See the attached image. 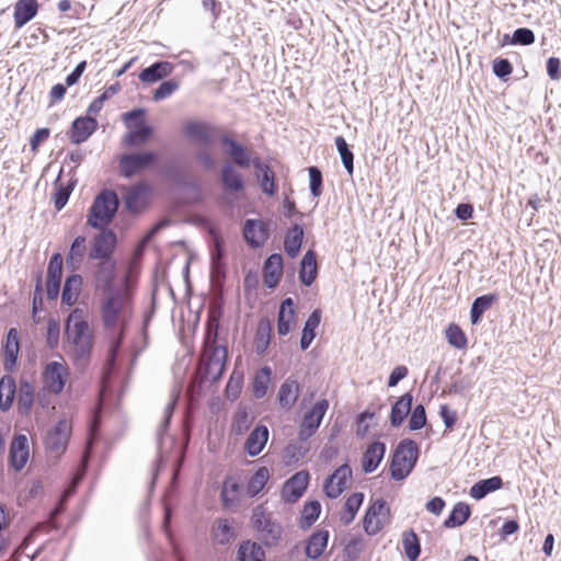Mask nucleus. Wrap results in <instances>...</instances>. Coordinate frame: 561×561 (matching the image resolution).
I'll return each mask as SVG.
<instances>
[{"instance_id":"obj_1","label":"nucleus","mask_w":561,"mask_h":561,"mask_svg":"<svg viewBox=\"0 0 561 561\" xmlns=\"http://www.w3.org/2000/svg\"><path fill=\"white\" fill-rule=\"evenodd\" d=\"M134 302L127 286L110 289L100 302L101 321L108 341L106 363L110 367L115 360L125 336L126 329L133 318Z\"/></svg>"},{"instance_id":"obj_2","label":"nucleus","mask_w":561,"mask_h":561,"mask_svg":"<svg viewBox=\"0 0 561 561\" xmlns=\"http://www.w3.org/2000/svg\"><path fill=\"white\" fill-rule=\"evenodd\" d=\"M65 333L76 358L90 356L94 345V332L82 309L75 308L70 312L66 320Z\"/></svg>"},{"instance_id":"obj_3","label":"nucleus","mask_w":561,"mask_h":561,"mask_svg":"<svg viewBox=\"0 0 561 561\" xmlns=\"http://www.w3.org/2000/svg\"><path fill=\"white\" fill-rule=\"evenodd\" d=\"M217 333L215 332V336ZM216 340V337L214 339ZM227 360V348L221 345H216V341L206 343L202 353L198 374L203 381H216L218 380L226 366Z\"/></svg>"},{"instance_id":"obj_4","label":"nucleus","mask_w":561,"mask_h":561,"mask_svg":"<svg viewBox=\"0 0 561 561\" xmlns=\"http://www.w3.org/2000/svg\"><path fill=\"white\" fill-rule=\"evenodd\" d=\"M419 458V447L412 439H403L393 451L390 474L394 480L405 479L413 470Z\"/></svg>"},{"instance_id":"obj_5","label":"nucleus","mask_w":561,"mask_h":561,"mask_svg":"<svg viewBox=\"0 0 561 561\" xmlns=\"http://www.w3.org/2000/svg\"><path fill=\"white\" fill-rule=\"evenodd\" d=\"M118 196L114 191L103 190L91 206L88 224L93 228H104L114 218L118 208Z\"/></svg>"},{"instance_id":"obj_6","label":"nucleus","mask_w":561,"mask_h":561,"mask_svg":"<svg viewBox=\"0 0 561 561\" xmlns=\"http://www.w3.org/2000/svg\"><path fill=\"white\" fill-rule=\"evenodd\" d=\"M145 111L136 108L122 115L128 131L124 135L122 142L125 147H140L145 145L152 135V128L144 122Z\"/></svg>"},{"instance_id":"obj_7","label":"nucleus","mask_w":561,"mask_h":561,"mask_svg":"<svg viewBox=\"0 0 561 561\" xmlns=\"http://www.w3.org/2000/svg\"><path fill=\"white\" fill-rule=\"evenodd\" d=\"M391 520V512L383 499L371 502L363 518V528L368 536L379 534Z\"/></svg>"},{"instance_id":"obj_8","label":"nucleus","mask_w":561,"mask_h":561,"mask_svg":"<svg viewBox=\"0 0 561 561\" xmlns=\"http://www.w3.org/2000/svg\"><path fill=\"white\" fill-rule=\"evenodd\" d=\"M329 407L328 399H320L304 414L298 428L300 440L306 442L317 433Z\"/></svg>"},{"instance_id":"obj_9","label":"nucleus","mask_w":561,"mask_h":561,"mask_svg":"<svg viewBox=\"0 0 561 561\" xmlns=\"http://www.w3.org/2000/svg\"><path fill=\"white\" fill-rule=\"evenodd\" d=\"M72 432V423L68 419H61L51 427L45 437L46 449L56 456L65 453Z\"/></svg>"},{"instance_id":"obj_10","label":"nucleus","mask_w":561,"mask_h":561,"mask_svg":"<svg viewBox=\"0 0 561 561\" xmlns=\"http://www.w3.org/2000/svg\"><path fill=\"white\" fill-rule=\"evenodd\" d=\"M69 368L65 362H50L43 371V382L45 389L54 394L62 392L68 379Z\"/></svg>"},{"instance_id":"obj_11","label":"nucleus","mask_w":561,"mask_h":561,"mask_svg":"<svg viewBox=\"0 0 561 561\" xmlns=\"http://www.w3.org/2000/svg\"><path fill=\"white\" fill-rule=\"evenodd\" d=\"M158 157L153 151L123 154L119 159V170L125 178H130L151 167Z\"/></svg>"},{"instance_id":"obj_12","label":"nucleus","mask_w":561,"mask_h":561,"mask_svg":"<svg viewBox=\"0 0 561 561\" xmlns=\"http://www.w3.org/2000/svg\"><path fill=\"white\" fill-rule=\"evenodd\" d=\"M352 479V469L348 465H342L325 480L323 490L331 499L339 497L348 486Z\"/></svg>"},{"instance_id":"obj_13","label":"nucleus","mask_w":561,"mask_h":561,"mask_svg":"<svg viewBox=\"0 0 561 561\" xmlns=\"http://www.w3.org/2000/svg\"><path fill=\"white\" fill-rule=\"evenodd\" d=\"M309 472L301 470L289 478L282 488V499L287 503L297 502L305 493L309 484Z\"/></svg>"},{"instance_id":"obj_14","label":"nucleus","mask_w":561,"mask_h":561,"mask_svg":"<svg viewBox=\"0 0 561 561\" xmlns=\"http://www.w3.org/2000/svg\"><path fill=\"white\" fill-rule=\"evenodd\" d=\"M151 199V186L145 182H139L130 186L125 195V203L129 210L140 211L145 209Z\"/></svg>"},{"instance_id":"obj_15","label":"nucleus","mask_w":561,"mask_h":561,"mask_svg":"<svg viewBox=\"0 0 561 561\" xmlns=\"http://www.w3.org/2000/svg\"><path fill=\"white\" fill-rule=\"evenodd\" d=\"M98 121L94 117H77L68 133L70 142L73 145L84 142L98 129Z\"/></svg>"},{"instance_id":"obj_16","label":"nucleus","mask_w":561,"mask_h":561,"mask_svg":"<svg viewBox=\"0 0 561 561\" xmlns=\"http://www.w3.org/2000/svg\"><path fill=\"white\" fill-rule=\"evenodd\" d=\"M19 353V331L15 328H11L8 331V334L2 346L3 366L7 371L12 373L16 368Z\"/></svg>"},{"instance_id":"obj_17","label":"nucleus","mask_w":561,"mask_h":561,"mask_svg":"<svg viewBox=\"0 0 561 561\" xmlns=\"http://www.w3.org/2000/svg\"><path fill=\"white\" fill-rule=\"evenodd\" d=\"M297 325V312L294 300L286 298L282 301L277 317V333L280 336L287 335Z\"/></svg>"},{"instance_id":"obj_18","label":"nucleus","mask_w":561,"mask_h":561,"mask_svg":"<svg viewBox=\"0 0 561 561\" xmlns=\"http://www.w3.org/2000/svg\"><path fill=\"white\" fill-rule=\"evenodd\" d=\"M116 245V234L111 230L99 233L90 251L91 259L110 260Z\"/></svg>"},{"instance_id":"obj_19","label":"nucleus","mask_w":561,"mask_h":561,"mask_svg":"<svg viewBox=\"0 0 561 561\" xmlns=\"http://www.w3.org/2000/svg\"><path fill=\"white\" fill-rule=\"evenodd\" d=\"M30 459V445L28 439L24 434L13 437L10 445V461L12 467L20 471L22 470Z\"/></svg>"},{"instance_id":"obj_20","label":"nucleus","mask_w":561,"mask_h":561,"mask_svg":"<svg viewBox=\"0 0 561 561\" xmlns=\"http://www.w3.org/2000/svg\"><path fill=\"white\" fill-rule=\"evenodd\" d=\"M39 7L37 0H18L13 7L14 27L20 30L32 21L38 13Z\"/></svg>"},{"instance_id":"obj_21","label":"nucleus","mask_w":561,"mask_h":561,"mask_svg":"<svg viewBox=\"0 0 561 561\" xmlns=\"http://www.w3.org/2000/svg\"><path fill=\"white\" fill-rule=\"evenodd\" d=\"M386 454V445L382 442L375 440L370 443L362 456V469L365 473L374 472L381 460L383 459Z\"/></svg>"},{"instance_id":"obj_22","label":"nucleus","mask_w":561,"mask_h":561,"mask_svg":"<svg viewBox=\"0 0 561 561\" xmlns=\"http://www.w3.org/2000/svg\"><path fill=\"white\" fill-rule=\"evenodd\" d=\"M243 236L252 248H259L267 240L268 230L262 220L248 219L244 224Z\"/></svg>"},{"instance_id":"obj_23","label":"nucleus","mask_w":561,"mask_h":561,"mask_svg":"<svg viewBox=\"0 0 561 561\" xmlns=\"http://www.w3.org/2000/svg\"><path fill=\"white\" fill-rule=\"evenodd\" d=\"M300 385L296 379L287 378L279 387L277 392V401L280 408L291 410L300 394Z\"/></svg>"},{"instance_id":"obj_24","label":"nucleus","mask_w":561,"mask_h":561,"mask_svg":"<svg viewBox=\"0 0 561 561\" xmlns=\"http://www.w3.org/2000/svg\"><path fill=\"white\" fill-rule=\"evenodd\" d=\"M242 494V484L236 477H227L224 480L221 492H220V500L222 503V506L225 508H230L232 506H236L240 500Z\"/></svg>"},{"instance_id":"obj_25","label":"nucleus","mask_w":561,"mask_h":561,"mask_svg":"<svg viewBox=\"0 0 561 561\" xmlns=\"http://www.w3.org/2000/svg\"><path fill=\"white\" fill-rule=\"evenodd\" d=\"M283 275V257L280 254H272L265 261L263 267V282L268 288H274Z\"/></svg>"},{"instance_id":"obj_26","label":"nucleus","mask_w":561,"mask_h":561,"mask_svg":"<svg viewBox=\"0 0 561 561\" xmlns=\"http://www.w3.org/2000/svg\"><path fill=\"white\" fill-rule=\"evenodd\" d=\"M268 428L265 425H257L244 443V450L251 457L257 456L268 440Z\"/></svg>"},{"instance_id":"obj_27","label":"nucleus","mask_w":561,"mask_h":561,"mask_svg":"<svg viewBox=\"0 0 561 561\" xmlns=\"http://www.w3.org/2000/svg\"><path fill=\"white\" fill-rule=\"evenodd\" d=\"M272 339V323L267 318H262L256 325L253 348L257 355H264L268 350Z\"/></svg>"},{"instance_id":"obj_28","label":"nucleus","mask_w":561,"mask_h":561,"mask_svg":"<svg viewBox=\"0 0 561 561\" xmlns=\"http://www.w3.org/2000/svg\"><path fill=\"white\" fill-rule=\"evenodd\" d=\"M174 70V66L169 61H158L145 68L139 73V79L145 83H153L170 76Z\"/></svg>"},{"instance_id":"obj_29","label":"nucleus","mask_w":561,"mask_h":561,"mask_svg":"<svg viewBox=\"0 0 561 561\" xmlns=\"http://www.w3.org/2000/svg\"><path fill=\"white\" fill-rule=\"evenodd\" d=\"M87 238L79 236L77 237L69 249V252L66 256V264L72 271H77L80 268L84 256L87 255Z\"/></svg>"},{"instance_id":"obj_30","label":"nucleus","mask_w":561,"mask_h":561,"mask_svg":"<svg viewBox=\"0 0 561 561\" xmlns=\"http://www.w3.org/2000/svg\"><path fill=\"white\" fill-rule=\"evenodd\" d=\"M221 141L222 145L228 147L227 153L239 167H250L253 160H251L250 151L245 147L227 136Z\"/></svg>"},{"instance_id":"obj_31","label":"nucleus","mask_w":561,"mask_h":561,"mask_svg":"<svg viewBox=\"0 0 561 561\" xmlns=\"http://www.w3.org/2000/svg\"><path fill=\"white\" fill-rule=\"evenodd\" d=\"M82 284L83 280L79 274L68 276L61 293V302L68 306L75 305L81 294Z\"/></svg>"},{"instance_id":"obj_32","label":"nucleus","mask_w":561,"mask_h":561,"mask_svg":"<svg viewBox=\"0 0 561 561\" xmlns=\"http://www.w3.org/2000/svg\"><path fill=\"white\" fill-rule=\"evenodd\" d=\"M364 502L362 492H354L345 500L343 508L340 512V520L343 525L351 524Z\"/></svg>"},{"instance_id":"obj_33","label":"nucleus","mask_w":561,"mask_h":561,"mask_svg":"<svg viewBox=\"0 0 561 561\" xmlns=\"http://www.w3.org/2000/svg\"><path fill=\"white\" fill-rule=\"evenodd\" d=\"M329 541L328 530H317L307 540L306 554L308 558L317 559L325 550Z\"/></svg>"},{"instance_id":"obj_34","label":"nucleus","mask_w":561,"mask_h":561,"mask_svg":"<svg viewBox=\"0 0 561 561\" xmlns=\"http://www.w3.org/2000/svg\"><path fill=\"white\" fill-rule=\"evenodd\" d=\"M318 274V265L316 253L312 250L306 252L301 260V267L299 272V278L306 286H310Z\"/></svg>"},{"instance_id":"obj_35","label":"nucleus","mask_w":561,"mask_h":561,"mask_svg":"<svg viewBox=\"0 0 561 561\" xmlns=\"http://www.w3.org/2000/svg\"><path fill=\"white\" fill-rule=\"evenodd\" d=\"M321 321V311L319 309L313 310L308 317L305 327L302 329L300 347L306 351L316 337V330Z\"/></svg>"},{"instance_id":"obj_36","label":"nucleus","mask_w":561,"mask_h":561,"mask_svg":"<svg viewBox=\"0 0 561 561\" xmlns=\"http://www.w3.org/2000/svg\"><path fill=\"white\" fill-rule=\"evenodd\" d=\"M252 164L261 172L260 186L263 193L273 196L277 191L274 172L268 165L261 163L259 158L253 159Z\"/></svg>"},{"instance_id":"obj_37","label":"nucleus","mask_w":561,"mask_h":561,"mask_svg":"<svg viewBox=\"0 0 561 561\" xmlns=\"http://www.w3.org/2000/svg\"><path fill=\"white\" fill-rule=\"evenodd\" d=\"M35 397V388L28 382L22 380L18 389V409L22 414H28Z\"/></svg>"},{"instance_id":"obj_38","label":"nucleus","mask_w":561,"mask_h":561,"mask_svg":"<svg viewBox=\"0 0 561 561\" xmlns=\"http://www.w3.org/2000/svg\"><path fill=\"white\" fill-rule=\"evenodd\" d=\"M412 405V396L410 393H405L398 399V401L392 405L390 413V422L392 426H399L404 421L405 416L411 411Z\"/></svg>"},{"instance_id":"obj_39","label":"nucleus","mask_w":561,"mask_h":561,"mask_svg":"<svg viewBox=\"0 0 561 561\" xmlns=\"http://www.w3.org/2000/svg\"><path fill=\"white\" fill-rule=\"evenodd\" d=\"M270 470L266 467H260L248 481L245 493L250 497L256 496L263 491L270 480Z\"/></svg>"},{"instance_id":"obj_40","label":"nucleus","mask_w":561,"mask_h":561,"mask_svg":"<svg viewBox=\"0 0 561 561\" xmlns=\"http://www.w3.org/2000/svg\"><path fill=\"white\" fill-rule=\"evenodd\" d=\"M503 485L502 478L499 476L481 480L473 484L470 489V495L476 500L483 499L490 492L501 489Z\"/></svg>"},{"instance_id":"obj_41","label":"nucleus","mask_w":561,"mask_h":561,"mask_svg":"<svg viewBox=\"0 0 561 561\" xmlns=\"http://www.w3.org/2000/svg\"><path fill=\"white\" fill-rule=\"evenodd\" d=\"M16 392L15 380L12 376L5 375L0 379V409L7 411L11 408Z\"/></svg>"},{"instance_id":"obj_42","label":"nucleus","mask_w":561,"mask_h":561,"mask_svg":"<svg viewBox=\"0 0 561 561\" xmlns=\"http://www.w3.org/2000/svg\"><path fill=\"white\" fill-rule=\"evenodd\" d=\"M496 294H488L480 297H477L472 302L470 310V320L472 324H477L483 313L491 308V306L497 300Z\"/></svg>"},{"instance_id":"obj_43","label":"nucleus","mask_w":561,"mask_h":561,"mask_svg":"<svg viewBox=\"0 0 561 561\" xmlns=\"http://www.w3.org/2000/svg\"><path fill=\"white\" fill-rule=\"evenodd\" d=\"M302 238L304 230L300 226L295 225L288 230L284 241V248L288 256H297L301 248Z\"/></svg>"},{"instance_id":"obj_44","label":"nucleus","mask_w":561,"mask_h":561,"mask_svg":"<svg viewBox=\"0 0 561 561\" xmlns=\"http://www.w3.org/2000/svg\"><path fill=\"white\" fill-rule=\"evenodd\" d=\"M471 511L467 503L458 502L453 507L448 518L444 522L446 528H455L463 525L470 517Z\"/></svg>"},{"instance_id":"obj_45","label":"nucleus","mask_w":561,"mask_h":561,"mask_svg":"<svg viewBox=\"0 0 561 561\" xmlns=\"http://www.w3.org/2000/svg\"><path fill=\"white\" fill-rule=\"evenodd\" d=\"M271 368L266 366L255 373L252 382V390L256 399H261L267 393L271 383Z\"/></svg>"},{"instance_id":"obj_46","label":"nucleus","mask_w":561,"mask_h":561,"mask_svg":"<svg viewBox=\"0 0 561 561\" xmlns=\"http://www.w3.org/2000/svg\"><path fill=\"white\" fill-rule=\"evenodd\" d=\"M265 552L261 546L255 542H244L240 546L238 561H264Z\"/></svg>"},{"instance_id":"obj_47","label":"nucleus","mask_w":561,"mask_h":561,"mask_svg":"<svg viewBox=\"0 0 561 561\" xmlns=\"http://www.w3.org/2000/svg\"><path fill=\"white\" fill-rule=\"evenodd\" d=\"M445 336L449 345L457 350H465L468 345V337L463 330L456 323H450L445 330Z\"/></svg>"},{"instance_id":"obj_48","label":"nucleus","mask_w":561,"mask_h":561,"mask_svg":"<svg viewBox=\"0 0 561 561\" xmlns=\"http://www.w3.org/2000/svg\"><path fill=\"white\" fill-rule=\"evenodd\" d=\"M403 550L410 561H416L421 553V545L417 535L413 530L403 533Z\"/></svg>"},{"instance_id":"obj_49","label":"nucleus","mask_w":561,"mask_h":561,"mask_svg":"<svg viewBox=\"0 0 561 561\" xmlns=\"http://www.w3.org/2000/svg\"><path fill=\"white\" fill-rule=\"evenodd\" d=\"M221 178L226 190L238 192L243 188L241 174L231 164L224 167Z\"/></svg>"},{"instance_id":"obj_50","label":"nucleus","mask_w":561,"mask_h":561,"mask_svg":"<svg viewBox=\"0 0 561 561\" xmlns=\"http://www.w3.org/2000/svg\"><path fill=\"white\" fill-rule=\"evenodd\" d=\"M321 513V505L318 501H310L304 505L299 526L301 528H309L318 518Z\"/></svg>"},{"instance_id":"obj_51","label":"nucleus","mask_w":561,"mask_h":561,"mask_svg":"<svg viewBox=\"0 0 561 561\" xmlns=\"http://www.w3.org/2000/svg\"><path fill=\"white\" fill-rule=\"evenodd\" d=\"M234 536L233 528L228 519H218L213 529V538L220 545L228 543Z\"/></svg>"},{"instance_id":"obj_52","label":"nucleus","mask_w":561,"mask_h":561,"mask_svg":"<svg viewBox=\"0 0 561 561\" xmlns=\"http://www.w3.org/2000/svg\"><path fill=\"white\" fill-rule=\"evenodd\" d=\"M335 146L341 156L344 168L350 175L354 172V154L350 150L348 145L343 136L335 137Z\"/></svg>"},{"instance_id":"obj_53","label":"nucleus","mask_w":561,"mask_h":561,"mask_svg":"<svg viewBox=\"0 0 561 561\" xmlns=\"http://www.w3.org/2000/svg\"><path fill=\"white\" fill-rule=\"evenodd\" d=\"M184 133L187 137L206 142L210 138V129L206 124L191 122L184 126Z\"/></svg>"},{"instance_id":"obj_54","label":"nucleus","mask_w":561,"mask_h":561,"mask_svg":"<svg viewBox=\"0 0 561 561\" xmlns=\"http://www.w3.org/2000/svg\"><path fill=\"white\" fill-rule=\"evenodd\" d=\"M115 276V263L110 260H103L99 264V268L96 271V280L99 283H103L104 285H108Z\"/></svg>"},{"instance_id":"obj_55","label":"nucleus","mask_w":561,"mask_h":561,"mask_svg":"<svg viewBox=\"0 0 561 561\" xmlns=\"http://www.w3.org/2000/svg\"><path fill=\"white\" fill-rule=\"evenodd\" d=\"M252 424V417L249 415V413L245 410H239L232 421V431L237 435H242L245 433Z\"/></svg>"},{"instance_id":"obj_56","label":"nucleus","mask_w":561,"mask_h":561,"mask_svg":"<svg viewBox=\"0 0 561 561\" xmlns=\"http://www.w3.org/2000/svg\"><path fill=\"white\" fill-rule=\"evenodd\" d=\"M179 82L176 80H168L160 84V87L153 92V100L161 101L171 96L178 89Z\"/></svg>"},{"instance_id":"obj_57","label":"nucleus","mask_w":561,"mask_h":561,"mask_svg":"<svg viewBox=\"0 0 561 561\" xmlns=\"http://www.w3.org/2000/svg\"><path fill=\"white\" fill-rule=\"evenodd\" d=\"M308 171L311 194L319 197L322 194V173L317 167H310Z\"/></svg>"},{"instance_id":"obj_58","label":"nucleus","mask_w":561,"mask_h":561,"mask_svg":"<svg viewBox=\"0 0 561 561\" xmlns=\"http://www.w3.org/2000/svg\"><path fill=\"white\" fill-rule=\"evenodd\" d=\"M426 424V413L422 404H419L412 411L409 420V427L412 431L421 430Z\"/></svg>"},{"instance_id":"obj_59","label":"nucleus","mask_w":561,"mask_h":561,"mask_svg":"<svg viewBox=\"0 0 561 561\" xmlns=\"http://www.w3.org/2000/svg\"><path fill=\"white\" fill-rule=\"evenodd\" d=\"M60 334V324L56 319H49L47 323L46 342L50 348L58 345Z\"/></svg>"},{"instance_id":"obj_60","label":"nucleus","mask_w":561,"mask_h":561,"mask_svg":"<svg viewBox=\"0 0 561 561\" xmlns=\"http://www.w3.org/2000/svg\"><path fill=\"white\" fill-rule=\"evenodd\" d=\"M374 416H375V413L368 412V411H365V412H362L360 414H358V416L356 419V428H355V433H356L357 437L364 438L367 436V434L370 430V425L367 423V420H371Z\"/></svg>"},{"instance_id":"obj_61","label":"nucleus","mask_w":561,"mask_h":561,"mask_svg":"<svg viewBox=\"0 0 561 561\" xmlns=\"http://www.w3.org/2000/svg\"><path fill=\"white\" fill-rule=\"evenodd\" d=\"M62 276V256L60 253H55L48 263L47 278L61 279Z\"/></svg>"},{"instance_id":"obj_62","label":"nucleus","mask_w":561,"mask_h":561,"mask_svg":"<svg viewBox=\"0 0 561 561\" xmlns=\"http://www.w3.org/2000/svg\"><path fill=\"white\" fill-rule=\"evenodd\" d=\"M535 42V34L526 27L517 28L512 38L513 44L531 45Z\"/></svg>"},{"instance_id":"obj_63","label":"nucleus","mask_w":561,"mask_h":561,"mask_svg":"<svg viewBox=\"0 0 561 561\" xmlns=\"http://www.w3.org/2000/svg\"><path fill=\"white\" fill-rule=\"evenodd\" d=\"M50 136L49 128H38L30 138L31 151L36 153L41 144L45 142Z\"/></svg>"},{"instance_id":"obj_64","label":"nucleus","mask_w":561,"mask_h":561,"mask_svg":"<svg viewBox=\"0 0 561 561\" xmlns=\"http://www.w3.org/2000/svg\"><path fill=\"white\" fill-rule=\"evenodd\" d=\"M71 193V188L69 186L60 185L57 187L54 194V204L57 210H61L67 204L69 196Z\"/></svg>"}]
</instances>
